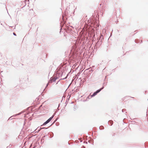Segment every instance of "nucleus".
<instances>
[{
    "instance_id": "1",
    "label": "nucleus",
    "mask_w": 148,
    "mask_h": 148,
    "mask_svg": "<svg viewBox=\"0 0 148 148\" xmlns=\"http://www.w3.org/2000/svg\"><path fill=\"white\" fill-rule=\"evenodd\" d=\"M53 117V116L51 117L47 121H46L43 124V125H45L46 124L48 123L52 119V118Z\"/></svg>"
},
{
    "instance_id": "2",
    "label": "nucleus",
    "mask_w": 148,
    "mask_h": 148,
    "mask_svg": "<svg viewBox=\"0 0 148 148\" xmlns=\"http://www.w3.org/2000/svg\"><path fill=\"white\" fill-rule=\"evenodd\" d=\"M101 89H99V90H97L96 92H94V93L91 96H90L91 97H92L95 96L97 94V93L99 92L101 90Z\"/></svg>"
},
{
    "instance_id": "3",
    "label": "nucleus",
    "mask_w": 148,
    "mask_h": 148,
    "mask_svg": "<svg viewBox=\"0 0 148 148\" xmlns=\"http://www.w3.org/2000/svg\"><path fill=\"white\" fill-rule=\"evenodd\" d=\"M109 123L110 124V125H111L113 124V121H110L109 122Z\"/></svg>"
},
{
    "instance_id": "4",
    "label": "nucleus",
    "mask_w": 148,
    "mask_h": 148,
    "mask_svg": "<svg viewBox=\"0 0 148 148\" xmlns=\"http://www.w3.org/2000/svg\"><path fill=\"white\" fill-rule=\"evenodd\" d=\"M13 34L15 36H16V34L14 33H13Z\"/></svg>"
}]
</instances>
